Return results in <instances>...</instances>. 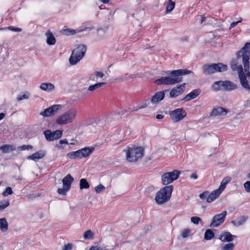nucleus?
<instances>
[{"mask_svg":"<svg viewBox=\"0 0 250 250\" xmlns=\"http://www.w3.org/2000/svg\"><path fill=\"white\" fill-rule=\"evenodd\" d=\"M166 77H162L155 80V83L159 85H173L183 81V76L191 74L192 77L194 76V73L187 69H179L165 71Z\"/></svg>","mask_w":250,"mask_h":250,"instance_id":"f257e3e1","label":"nucleus"},{"mask_svg":"<svg viewBox=\"0 0 250 250\" xmlns=\"http://www.w3.org/2000/svg\"><path fill=\"white\" fill-rule=\"evenodd\" d=\"M236 57L237 60L242 58V62L244 64V71L246 77H247L250 71V42H246L244 46L236 53Z\"/></svg>","mask_w":250,"mask_h":250,"instance_id":"f03ea898","label":"nucleus"},{"mask_svg":"<svg viewBox=\"0 0 250 250\" xmlns=\"http://www.w3.org/2000/svg\"><path fill=\"white\" fill-rule=\"evenodd\" d=\"M237 88V84L229 80L216 81L211 85V88L215 92L221 90L229 92L236 89Z\"/></svg>","mask_w":250,"mask_h":250,"instance_id":"7ed1b4c3","label":"nucleus"},{"mask_svg":"<svg viewBox=\"0 0 250 250\" xmlns=\"http://www.w3.org/2000/svg\"><path fill=\"white\" fill-rule=\"evenodd\" d=\"M173 189L172 185L166 186L158 191L156 194L155 200L158 205H162L168 201L171 196Z\"/></svg>","mask_w":250,"mask_h":250,"instance_id":"20e7f679","label":"nucleus"},{"mask_svg":"<svg viewBox=\"0 0 250 250\" xmlns=\"http://www.w3.org/2000/svg\"><path fill=\"white\" fill-rule=\"evenodd\" d=\"M86 51V46L80 44L72 52L69 58V63L71 65L76 64L84 56Z\"/></svg>","mask_w":250,"mask_h":250,"instance_id":"39448f33","label":"nucleus"},{"mask_svg":"<svg viewBox=\"0 0 250 250\" xmlns=\"http://www.w3.org/2000/svg\"><path fill=\"white\" fill-rule=\"evenodd\" d=\"M77 112L75 109L71 108L59 117L56 121L58 125H66L74 120Z\"/></svg>","mask_w":250,"mask_h":250,"instance_id":"423d86ee","label":"nucleus"},{"mask_svg":"<svg viewBox=\"0 0 250 250\" xmlns=\"http://www.w3.org/2000/svg\"><path fill=\"white\" fill-rule=\"evenodd\" d=\"M144 148L142 147H128L126 151V159L130 162L137 161L144 154Z\"/></svg>","mask_w":250,"mask_h":250,"instance_id":"0eeeda50","label":"nucleus"},{"mask_svg":"<svg viewBox=\"0 0 250 250\" xmlns=\"http://www.w3.org/2000/svg\"><path fill=\"white\" fill-rule=\"evenodd\" d=\"M181 174V171L178 170H174L171 172L164 173L161 178L162 184L167 185L177 180Z\"/></svg>","mask_w":250,"mask_h":250,"instance_id":"6e6552de","label":"nucleus"},{"mask_svg":"<svg viewBox=\"0 0 250 250\" xmlns=\"http://www.w3.org/2000/svg\"><path fill=\"white\" fill-rule=\"evenodd\" d=\"M74 180L73 177L70 174H67L62 180L63 188H59L57 189V192L61 195H65L66 192L70 189L71 184Z\"/></svg>","mask_w":250,"mask_h":250,"instance_id":"1a4fd4ad","label":"nucleus"},{"mask_svg":"<svg viewBox=\"0 0 250 250\" xmlns=\"http://www.w3.org/2000/svg\"><path fill=\"white\" fill-rule=\"evenodd\" d=\"M236 69L238 71V78L241 86L246 91L250 92V86L244 73L242 65H237Z\"/></svg>","mask_w":250,"mask_h":250,"instance_id":"9d476101","label":"nucleus"},{"mask_svg":"<svg viewBox=\"0 0 250 250\" xmlns=\"http://www.w3.org/2000/svg\"><path fill=\"white\" fill-rule=\"evenodd\" d=\"M169 115L174 123L179 122L187 115V112L183 108H179L169 112Z\"/></svg>","mask_w":250,"mask_h":250,"instance_id":"9b49d317","label":"nucleus"},{"mask_svg":"<svg viewBox=\"0 0 250 250\" xmlns=\"http://www.w3.org/2000/svg\"><path fill=\"white\" fill-rule=\"evenodd\" d=\"M227 212L223 211L221 213L216 214L212 218L209 225L210 228H216L222 224L225 220Z\"/></svg>","mask_w":250,"mask_h":250,"instance_id":"f8f14e48","label":"nucleus"},{"mask_svg":"<svg viewBox=\"0 0 250 250\" xmlns=\"http://www.w3.org/2000/svg\"><path fill=\"white\" fill-rule=\"evenodd\" d=\"M62 107L61 104H54L40 112V115L44 117L53 116Z\"/></svg>","mask_w":250,"mask_h":250,"instance_id":"ddd939ff","label":"nucleus"},{"mask_svg":"<svg viewBox=\"0 0 250 250\" xmlns=\"http://www.w3.org/2000/svg\"><path fill=\"white\" fill-rule=\"evenodd\" d=\"M63 131L56 130L52 132L50 130H46L43 132L45 139L48 141H52L60 138L62 135Z\"/></svg>","mask_w":250,"mask_h":250,"instance_id":"4468645a","label":"nucleus"},{"mask_svg":"<svg viewBox=\"0 0 250 250\" xmlns=\"http://www.w3.org/2000/svg\"><path fill=\"white\" fill-rule=\"evenodd\" d=\"M186 84V83H183L177 86V88H172L169 93L170 97L174 98L181 95L185 90Z\"/></svg>","mask_w":250,"mask_h":250,"instance_id":"2eb2a0df","label":"nucleus"},{"mask_svg":"<svg viewBox=\"0 0 250 250\" xmlns=\"http://www.w3.org/2000/svg\"><path fill=\"white\" fill-rule=\"evenodd\" d=\"M86 125H90L89 128L92 129L91 127H94L95 129L92 130L96 131L98 130H101L104 125V121L103 119H96L91 123H86Z\"/></svg>","mask_w":250,"mask_h":250,"instance_id":"dca6fc26","label":"nucleus"},{"mask_svg":"<svg viewBox=\"0 0 250 250\" xmlns=\"http://www.w3.org/2000/svg\"><path fill=\"white\" fill-rule=\"evenodd\" d=\"M167 90H165L163 91H158L152 97L150 102L153 104H157L159 102L162 101L165 96V93Z\"/></svg>","mask_w":250,"mask_h":250,"instance_id":"f3484780","label":"nucleus"},{"mask_svg":"<svg viewBox=\"0 0 250 250\" xmlns=\"http://www.w3.org/2000/svg\"><path fill=\"white\" fill-rule=\"evenodd\" d=\"M46 155V151L44 150H40L27 157L28 160H31L37 162L39 159L43 158Z\"/></svg>","mask_w":250,"mask_h":250,"instance_id":"a211bd4d","label":"nucleus"},{"mask_svg":"<svg viewBox=\"0 0 250 250\" xmlns=\"http://www.w3.org/2000/svg\"><path fill=\"white\" fill-rule=\"evenodd\" d=\"M212 65L214 73L216 72H224L228 69V65L222 62L212 63Z\"/></svg>","mask_w":250,"mask_h":250,"instance_id":"6ab92c4d","label":"nucleus"},{"mask_svg":"<svg viewBox=\"0 0 250 250\" xmlns=\"http://www.w3.org/2000/svg\"><path fill=\"white\" fill-rule=\"evenodd\" d=\"M229 111L226 108L219 106L216 108H213L211 112V115L213 116H225Z\"/></svg>","mask_w":250,"mask_h":250,"instance_id":"aec40b11","label":"nucleus"},{"mask_svg":"<svg viewBox=\"0 0 250 250\" xmlns=\"http://www.w3.org/2000/svg\"><path fill=\"white\" fill-rule=\"evenodd\" d=\"M200 93V89H195L188 94L185 98L183 99V100H184L185 102L190 101L196 98Z\"/></svg>","mask_w":250,"mask_h":250,"instance_id":"412c9836","label":"nucleus"},{"mask_svg":"<svg viewBox=\"0 0 250 250\" xmlns=\"http://www.w3.org/2000/svg\"><path fill=\"white\" fill-rule=\"evenodd\" d=\"M95 148L93 146H86L79 149L82 158L88 157L94 150Z\"/></svg>","mask_w":250,"mask_h":250,"instance_id":"4be33fe9","label":"nucleus"},{"mask_svg":"<svg viewBox=\"0 0 250 250\" xmlns=\"http://www.w3.org/2000/svg\"><path fill=\"white\" fill-rule=\"evenodd\" d=\"M235 237V235H232L229 232L227 231L221 233L218 239L223 242H229L233 240V237Z\"/></svg>","mask_w":250,"mask_h":250,"instance_id":"5701e85b","label":"nucleus"},{"mask_svg":"<svg viewBox=\"0 0 250 250\" xmlns=\"http://www.w3.org/2000/svg\"><path fill=\"white\" fill-rule=\"evenodd\" d=\"M221 194V192L217 189L213 191L210 193L208 194L206 202L209 203L212 202L214 200L217 198Z\"/></svg>","mask_w":250,"mask_h":250,"instance_id":"b1692460","label":"nucleus"},{"mask_svg":"<svg viewBox=\"0 0 250 250\" xmlns=\"http://www.w3.org/2000/svg\"><path fill=\"white\" fill-rule=\"evenodd\" d=\"M40 88L48 92H52L55 89L54 85L50 83H43L40 85Z\"/></svg>","mask_w":250,"mask_h":250,"instance_id":"393cba45","label":"nucleus"},{"mask_svg":"<svg viewBox=\"0 0 250 250\" xmlns=\"http://www.w3.org/2000/svg\"><path fill=\"white\" fill-rule=\"evenodd\" d=\"M203 73L206 75H210L214 74L212 63L205 64L202 67Z\"/></svg>","mask_w":250,"mask_h":250,"instance_id":"a878e982","label":"nucleus"},{"mask_svg":"<svg viewBox=\"0 0 250 250\" xmlns=\"http://www.w3.org/2000/svg\"><path fill=\"white\" fill-rule=\"evenodd\" d=\"M46 43L49 45H53L56 43V39L50 31H48L46 33Z\"/></svg>","mask_w":250,"mask_h":250,"instance_id":"bb28decb","label":"nucleus"},{"mask_svg":"<svg viewBox=\"0 0 250 250\" xmlns=\"http://www.w3.org/2000/svg\"><path fill=\"white\" fill-rule=\"evenodd\" d=\"M68 158L71 159H82L80 151L79 149L75 151H71L66 154Z\"/></svg>","mask_w":250,"mask_h":250,"instance_id":"cd10ccee","label":"nucleus"},{"mask_svg":"<svg viewBox=\"0 0 250 250\" xmlns=\"http://www.w3.org/2000/svg\"><path fill=\"white\" fill-rule=\"evenodd\" d=\"M216 229H207L204 234V239L206 240H210L214 237L215 234L213 231Z\"/></svg>","mask_w":250,"mask_h":250,"instance_id":"c85d7f7f","label":"nucleus"},{"mask_svg":"<svg viewBox=\"0 0 250 250\" xmlns=\"http://www.w3.org/2000/svg\"><path fill=\"white\" fill-rule=\"evenodd\" d=\"M231 181V178L229 177H226L224 178L220 184L219 188L217 189L219 190L221 193L225 189L227 185Z\"/></svg>","mask_w":250,"mask_h":250,"instance_id":"c756f323","label":"nucleus"},{"mask_svg":"<svg viewBox=\"0 0 250 250\" xmlns=\"http://www.w3.org/2000/svg\"><path fill=\"white\" fill-rule=\"evenodd\" d=\"M8 229V224L5 218H0V229L4 232Z\"/></svg>","mask_w":250,"mask_h":250,"instance_id":"7c9ffc66","label":"nucleus"},{"mask_svg":"<svg viewBox=\"0 0 250 250\" xmlns=\"http://www.w3.org/2000/svg\"><path fill=\"white\" fill-rule=\"evenodd\" d=\"M248 219V216H241L240 219L237 221L233 220L231 221V223L236 227L240 226L243 225L246 220Z\"/></svg>","mask_w":250,"mask_h":250,"instance_id":"2f4dec72","label":"nucleus"},{"mask_svg":"<svg viewBox=\"0 0 250 250\" xmlns=\"http://www.w3.org/2000/svg\"><path fill=\"white\" fill-rule=\"evenodd\" d=\"M106 84L104 82H100L96 83L94 84L91 85L88 87V90L90 91H93L97 89L104 86Z\"/></svg>","mask_w":250,"mask_h":250,"instance_id":"473e14b6","label":"nucleus"},{"mask_svg":"<svg viewBox=\"0 0 250 250\" xmlns=\"http://www.w3.org/2000/svg\"><path fill=\"white\" fill-rule=\"evenodd\" d=\"M61 32L65 36L74 35L76 33H78L77 31L74 29L70 28L63 29L62 30Z\"/></svg>","mask_w":250,"mask_h":250,"instance_id":"72a5a7b5","label":"nucleus"},{"mask_svg":"<svg viewBox=\"0 0 250 250\" xmlns=\"http://www.w3.org/2000/svg\"><path fill=\"white\" fill-rule=\"evenodd\" d=\"M90 187V185L88 182L87 181V180L85 178H82L80 181V188L81 189H83L84 188L87 189L88 188Z\"/></svg>","mask_w":250,"mask_h":250,"instance_id":"f704fd0d","label":"nucleus"},{"mask_svg":"<svg viewBox=\"0 0 250 250\" xmlns=\"http://www.w3.org/2000/svg\"><path fill=\"white\" fill-rule=\"evenodd\" d=\"M175 3L172 0H168V4L167 6L166 12L167 13L170 12L173 10L175 7Z\"/></svg>","mask_w":250,"mask_h":250,"instance_id":"c9c22d12","label":"nucleus"},{"mask_svg":"<svg viewBox=\"0 0 250 250\" xmlns=\"http://www.w3.org/2000/svg\"><path fill=\"white\" fill-rule=\"evenodd\" d=\"M10 205V202L8 200H4L0 201V210H3L8 207Z\"/></svg>","mask_w":250,"mask_h":250,"instance_id":"e433bc0d","label":"nucleus"},{"mask_svg":"<svg viewBox=\"0 0 250 250\" xmlns=\"http://www.w3.org/2000/svg\"><path fill=\"white\" fill-rule=\"evenodd\" d=\"M93 233L90 230L86 231L83 234V238L85 240H89L92 238Z\"/></svg>","mask_w":250,"mask_h":250,"instance_id":"4c0bfd02","label":"nucleus"},{"mask_svg":"<svg viewBox=\"0 0 250 250\" xmlns=\"http://www.w3.org/2000/svg\"><path fill=\"white\" fill-rule=\"evenodd\" d=\"M106 28H100L97 29V34L101 40L104 38Z\"/></svg>","mask_w":250,"mask_h":250,"instance_id":"58836bf2","label":"nucleus"},{"mask_svg":"<svg viewBox=\"0 0 250 250\" xmlns=\"http://www.w3.org/2000/svg\"><path fill=\"white\" fill-rule=\"evenodd\" d=\"M13 193L12 188L10 187H7L2 193L3 196H7Z\"/></svg>","mask_w":250,"mask_h":250,"instance_id":"ea45409f","label":"nucleus"},{"mask_svg":"<svg viewBox=\"0 0 250 250\" xmlns=\"http://www.w3.org/2000/svg\"><path fill=\"white\" fill-rule=\"evenodd\" d=\"M234 248V245L233 243H229L226 244L223 247L222 250H233Z\"/></svg>","mask_w":250,"mask_h":250,"instance_id":"a19ab883","label":"nucleus"},{"mask_svg":"<svg viewBox=\"0 0 250 250\" xmlns=\"http://www.w3.org/2000/svg\"><path fill=\"white\" fill-rule=\"evenodd\" d=\"M10 147V145H4L0 147V150L3 153H7L9 151Z\"/></svg>","mask_w":250,"mask_h":250,"instance_id":"79ce46f5","label":"nucleus"},{"mask_svg":"<svg viewBox=\"0 0 250 250\" xmlns=\"http://www.w3.org/2000/svg\"><path fill=\"white\" fill-rule=\"evenodd\" d=\"M105 188L102 184H100L95 188V190L97 193L104 191Z\"/></svg>","mask_w":250,"mask_h":250,"instance_id":"37998d69","label":"nucleus"},{"mask_svg":"<svg viewBox=\"0 0 250 250\" xmlns=\"http://www.w3.org/2000/svg\"><path fill=\"white\" fill-rule=\"evenodd\" d=\"M190 220L191 222L195 225H198L199 223V222L202 221L201 218L197 216L192 217H191Z\"/></svg>","mask_w":250,"mask_h":250,"instance_id":"c03bdc74","label":"nucleus"},{"mask_svg":"<svg viewBox=\"0 0 250 250\" xmlns=\"http://www.w3.org/2000/svg\"><path fill=\"white\" fill-rule=\"evenodd\" d=\"M29 96V94L28 93H25L23 95H19L17 97V100L18 101H21L23 99H28Z\"/></svg>","mask_w":250,"mask_h":250,"instance_id":"a18cd8bd","label":"nucleus"},{"mask_svg":"<svg viewBox=\"0 0 250 250\" xmlns=\"http://www.w3.org/2000/svg\"><path fill=\"white\" fill-rule=\"evenodd\" d=\"M33 148V146L31 145H23L21 146H20L18 147V149L20 150H29L30 149Z\"/></svg>","mask_w":250,"mask_h":250,"instance_id":"49530a36","label":"nucleus"},{"mask_svg":"<svg viewBox=\"0 0 250 250\" xmlns=\"http://www.w3.org/2000/svg\"><path fill=\"white\" fill-rule=\"evenodd\" d=\"M230 67L232 70H236L237 66V62L236 60L233 59L230 62Z\"/></svg>","mask_w":250,"mask_h":250,"instance_id":"de8ad7c7","label":"nucleus"},{"mask_svg":"<svg viewBox=\"0 0 250 250\" xmlns=\"http://www.w3.org/2000/svg\"><path fill=\"white\" fill-rule=\"evenodd\" d=\"M148 104H149V103H146L144 104H142L141 106H139L138 108H134L133 110L130 109L129 110H128V112L129 113H130L133 111H138L139 109H143V108H144L147 107L148 105Z\"/></svg>","mask_w":250,"mask_h":250,"instance_id":"09e8293b","label":"nucleus"},{"mask_svg":"<svg viewBox=\"0 0 250 250\" xmlns=\"http://www.w3.org/2000/svg\"><path fill=\"white\" fill-rule=\"evenodd\" d=\"M244 187L247 192L250 193V181H246L244 184Z\"/></svg>","mask_w":250,"mask_h":250,"instance_id":"8fccbe9b","label":"nucleus"},{"mask_svg":"<svg viewBox=\"0 0 250 250\" xmlns=\"http://www.w3.org/2000/svg\"><path fill=\"white\" fill-rule=\"evenodd\" d=\"M7 29L14 32H21V28L12 26H8Z\"/></svg>","mask_w":250,"mask_h":250,"instance_id":"3c124183","label":"nucleus"},{"mask_svg":"<svg viewBox=\"0 0 250 250\" xmlns=\"http://www.w3.org/2000/svg\"><path fill=\"white\" fill-rule=\"evenodd\" d=\"M208 192L207 191H204L203 193H201L199 195V197L201 199H205L207 198V197L208 196Z\"/></svg>","mask_w":250,"mask_h":250,"instance_id":"603ef678","label":"nucleus"},{"mask_svg":"<svg viewBox=\"0 0 250 250\" xmlns=\"http://www.w3.org/2000/svg\"><path fill=\"white\" fill-rule=\"evenodd\" d=\"M94 74L96 77L100 78H102L104 75L103 72L100 71H95Z\"/></svg>","mask_w":250,"mask_h":250,"instance_id":"864d4df0","label":"nucleus"},{"mask_svg":"<svg viewBox=\"0 0 250 250\" xmlns=\"http://www.w3.org/2000/svg\"><path fill=\"white\" fill-rule=\"evenodd\" d=\"M72 249V245L68 243L63 246L62 250H71Z\"/></svg>","mask_w":250,"mask_h":250,"instance_id":"5fc2aeb1","label":"nucleus"},{"mask_svg":"<svg viewBox=\"0 0 250 250\" xmlns=\"http://www.w3.org/2000/svg\"><path fill=\"white\" fill-rule=\"evenodd\" d=\"M189 233V230L186 229H185L181 233V236L183 238H186Z\"/></svg>","mask_w":250,"mask_h":250,"instance_id":"6e6d98bb","label":"nucleus"},{"mask_svg":"<svg viewBox=\"0 0 250 250\" xmlns=\"http://www.w3.org/2000/svg\"><path fill=\"white\" fill-rule=\"evenodd\" d=\"M93 29V27H92V26L86 27L84 28L83 29L78 30L77 32H78V33H79V32H81L82 31H90Z\"/></svg>","mask_w":250,"mask_h":250,"instance_id":"4d7b16f0","label":"nucleus"},{"mask_svg":"<svg viewBox=\"0 0 250 250\" xmlns=\"http://www.w3.org/2000/svg\"><path fill=\"white\" fill-rule=\"evenodd\" d=\"M155 189V188L153 187V186H150V187H149L148 188H146V192H153Z\"/></svg>","mask_w":250,"mask_h":250,"instance_id":"13d9d810","label":"nucleus"},{"mask_svg":"<svg viewBox=\"0 0 250 250\" xmlns=\"http://www.w3.org/2000/svg\"><path fill=\"white\" fill-rule=\"evenodd\" d=\"M189 178L190 179H193L194 180H196L198 178V175L197 174V173L196 172H195L193 173H192L190 176H189Z\"/></svg>","mask_w":250,"mask_h":250,"instance_id":"bf43d9fd","label":"nucleus"},{"mask_svg":"<svg viewBox=\"0 0 250 250\" xmlns=\"http://www.w3.org/2000/svg\"><path fill=\"white\" fill-rule=\"evenodd\" d=\"M89 250H103V249L100 247L96 246H92L89 249Z\"/></svg>","mask_w":250,"mask_h":250,"instance_id":"052dcab7","label":"nucleus"},{"mask_svg":"<svg viewBox=\"0 0 250 250\" xmlns=\"http://www.w3.org/2000/svg\"><path fill=\"white\" fill-rule=\"evenodd\" d=\"M238 23V22H237V21L232 22L230 24L229 27V29H231V28H232L233 27H234V26L237 25Z\"/></svg>","mask_w":250,"mask_h":250,"instance_id":"680f3d73","label":"nucleus"},{"mask_svg":"<svg viewBox=\"0 0 250 250\" xmlns=\"http://www.w3.org/2000/svg\"><path fill=\"white\" fill-rule=\"evenodd\" d=\"M59 143L60 144H61V145L63 144H68V141L66 139H64L63 140H61L59 141Z\"/></svg>","mask_w":250,"mask_h":250,"instance_id":"e2e57ef3","label":"nucleus"},{"mask_svg":"<svg viewBox=\"0 0 250 250\" xmlns=\"http://www.w3.org/2000/svg\"><path fill=\"white\" fill-rule=\"evenodd\" d=\"M164 117V115L162 114H157L156 116V118L157 119H162Z\"/></svg>","mask_w":250,"mask_h":250,"instance_id":"0e129e2a","label":"nucleus"},{"mask_svg":"<svg viewBox=\"0 0 250 250\" xmlns=\"http://www.w3.org/2000/svg\"><path fill=\"white\" fill-rule=\"evenodd\" d=\"M245 106L246 107H249L250 106V100L246 101Z\"/></svg>","mask_w":250,"mask_h":250,"instance_id":"69168bd1","label":"nucleus"},{"mask_svg":"<svg viewBox=\"0 0 250 250\" xmlns=\"http://www.w3.org/2000/svg\"><path fill=\"white\" fill-rule=\"evenodd\" d=\"M5 113H0V121L4 118V117H5Z\"/></svg>","mask_w":250,"mask_h":250,"instance_id":"338daca9","label":"nucleus"},{"mask_svg":"<svg viewBox=\"0 0 250 250\" xmlns=\"http://www.w3.org/2000/svg\"><path fill=\"white\" fill-rule=\"evenodd\" d=\"M206 17H202L201 19V23H203L204 21H206Z\"/></svg>","mask_w":250,"mask_h":250,"instance_id":"774afa93","label":"nucleus"}]
</instances>
